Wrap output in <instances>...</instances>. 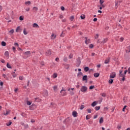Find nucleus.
<instances>
[{
	"mask_svg": "<svg viewBox=\"0 0 130 130\" xmlns=\"http://www.w3.org/2000/svg\"><path fill=\"white\" fill-rule=\"evenodd\" d=\"M26 104L27 105H28L29 106H30V105L32 104V102H30L29 101H27Z\"/></svg>",
	"mask_w": 130,
	"mask_h": 130,
	"instance_id": "obj_32",
	"label": "nucleus"
},
{
	"mask_svg": "<svg viewBox=\"0 0 130 130\" xmlns=\"http://www.w3.org/2000/svg\"><path fill=\"white\" fill-rule=\"evenodd\" d=\"M104 3V0H100V5H103V4Z\"/></svg>",
	"mask_w": 130,
	"mask_h": 130,
	"instance_id": "obj_45",
	"label": "nucleus"
},
{
	"mask_svg": "<svg viewBox=\"0 0 130 130\" xmlns=\"http://www.w3.org/2000/svg\"><path fill=\"white\" fill-rule=\"evenodd\" d=\"M70 94L71 96H73L74 94V91H71Z\"/></svg>",
	"mask_w": 130,
	"mask_h": 130,
	"instance_id": "obj_57",
	"label": "nucleus"
},
{
	"mask_svg": "<svg viewBox=\"0 0 130 130\" xmlns=\"http://www.w3.org/2000/svg\"><path fill=\"white\" fill-rule=\"evenodd\" d=\"M10 112H11V111H6V113H4V115H8L10 114Z\"/></svg>",
	"mask_w": 130,
	"mask_h": 130,
	"instance_id": "obj_34",
	"label": "nucleus"
},
{
	"mask_svg": "<svg viewBox=\"0 0 130 130\" xmlns=\"http://www.w3.org/2000/svg\"><path fill=\"white\" fill-rule=\"evenodd\" d=\"M87 90H88V87L85 86H82L80 89V91H81V92H83V93H86Z\"/></svg>",
	"mask_w": 130,
	"mask_h": 130,
	"instance_id": "obj_2",
	"label": "nucleus"
},
{
	"mask_svg": "<svg viewBox=\"0 0 130 130\" xmlns=\"http://www.w3.org/2000/svg\"><path fill=\"white\" fill-rule=\"evenodd\" d=\"M52 77L54 79H56V78H57V74L56 73H54Z\"/></svg>",
	"mask_w": 130,
	"mask_h": 130,
	"instance_id": "obj_23",
	"label": "nucleus"
},
{
	"mask_svg": "<svg viewBox=\"0 0 130 130\" xmlns=\"http://www.w3.org/2000/svg\"><path fill=\"white\" fill-rule=\"evenodd\" d=\"M79 84H80V83H79V82L77 83V85H76V88L77 89H79V88H80Z\"/></svg>",
	"mask_w": 130,
	"mask_h": 130,
	"instance_id": "obj_55",
	"label": "nucleus"
},
{
	"mask_svg": "<svg viewBox=\"0 0 130 130\" xmlns=\"http://www.w3.org/2000/svg\"><path fill=\"white\" fill-rule=\"evenodd\" d=\"M116 77V73L112 72L110 75V79H114Z\"/></svg>",
	"mask_w": 130,
	"mask_h": 130,
	"instance_id": "obj_8",
	"label": "nucleus"
},
{
	"mask_svg": "<svg viewBox=\"0 0 130 130\" xmlns=\"http://www.w3.org/2000/svg\"><path fill=\"white\" fill-rule=\"evenodd\" d=\"M67 95V92H64L62 93V96H66Z\"/></svg>",
	"mask_w": 130,
	"mask_h": 130,
	"instance_id": "obj_60",
	"label": "nucleus"
},
{
	"mask_svg": "<svg viewBox=\"0 0 130 130\" xmlns=\"http://www.w3.org/2000/svg\"><path fill=\"white\" fill-rule=\"evenodd\" d=\"M70 121H71V119H70V117H67L66 119H64L63 121V123H64V124H66L67 125V124H69V123H70Z\"/></svg>",
	"mask_w": 130,
	"mask_h": 130,
	"instance_id": "obj_3",
	"label": "nucleus"
},
{
	"mask_svg": "<svg viewBox=\"0 0 130 130\" xmlns=\"http://www.w3.org/2000/svg\"><path fill=\"white\" fill-rule=\"evenodd\" d=\"M63 61H65V62H67V61H68V57H65L63 58Z\"/></svg>",
	"mask_w": 130,
	"mask_h": 130,
	"instance_id": "obj_49",
	"label": "nucleus"
},
{
	"mask_svg": "<svg viewBox=\"0 0 130 130\" xmlns=\"http://www.w3.org/2000/svg\"><path fill=\"white\" fill-rule=\"evenodd\" d=\"M74 19H75V16H74V15L71 16L70 17V20L71 22H73V21H74Z\"/></svg>",
	"mask_w": 130,
	"mask_h": 130,
	"instance_id": "obj_28",
	"label": "nucleus"
},
{
	"mask_svg": "<svg viewBox=\"0 0 130 130\" xmlns=\"http://www.w3.org/2000/svg\"><path fill=\"white\" fill-rule=\"evenodd\" d=\"M6 67L8 68V69H12V66H11L9 62H7Z\"/></svg>",
	"mask_w": 130,
	"mask_h": 130,
	"instance_id": "obj_24",
	"label": "nucleus"
},
{
	"mask_svg": "<svg viewBox=\"0 0 130 130\" xmlns=\"http://www.w3.org/2000/svg\"><path fill=\"white\" fill-rule=\"evenodd\" d=\"M85 44L88 45V43L87 42V41H88V37H85Z\"/></svg>",
	"mask_w": 130,
	"mask_h": 130,
	"instance_id": "obj_43",
	"label": "nucleus"
},
{
	"mask_svg": "<svg viewBox=\"0 0 130 130\" xmlns=\"http://www.w3.org/2000/svg\"><path fill=\"white\" fill-rule=\"evenodd\" d=\"M81 64V57H78L76 59V65L77 68H79Z\"/></svg>",
	"mask_w": 130,
	"mask_h": 130,
	"instance_id": "obj_1",
	"label": "nucleus"
},
{
	"mask_svg": "<svg viewBox=\"0 0 130 130\" xmlns=\"http://www.w3.org/2000/svg\"><path fill=\"white\" fill-rule=\"evenodd\" d=\"M109 61H110V58H107L105 60V64H107L109 62Z\"/></svg>",
	"mask_w": 130,
	"mask_h": 130,
	"instance_id": "obj_18",
	"label": "nucleus"
},
{
	"mask_svg": "<svg viewBox=\"0 0 130 130\" xmlns=\"http://www.w3.org/2000/svg\"><path fill=\"white\" fill-rule=\"evenodd\" d=\"M3 77H4V78L5 79V80H7L8 81H9V77H7V75H6V74H3Z\"/></svg>",
	"mask_w": 130,
	"mask_h": 130,
	"instance_id": "obj_31",
	"label": "nucleus"
},
{
	"mask_svg": "<svg viewBox=\"0 0 130 130\" xmlns=\"http://www.w3.org/2000/svg\"><path fill=\"white\" fill-rule=\"evenodd\" d=\"M127 49H128L129 50L128 51L127 49H125V52H126V53H127V52H128V53H129V52H130V46L127 47Z\"/></svg>",
	"mask_w": 130,
	"mask_h": 130,
	"instance_id": "obj_27",
	"label": "nucleus"
},
{
	"mask_svg": "<svg viewBox=\"0 0 130 130\" xmlns=\"http://www.w3.org/2000/svg\"><path fill=\"white\" fill-rule=\"evenodd\" d=\"M19 20H20V21H23V20H24V16H20L19 17Z\"/></svg>",
	"mask_w": 130,
	"mask_h": 130,
	"instance_id": "obj_41",
	"label": "nucleus"
},
{
	"mask_svg": "<svg viewBox=\"0 0 130 130\" xmlns=\"http://www.w3.org/2000/svg\"><path fill=\"white\" fill-rule=\"evenodd\" d=\"M65 66V69L66 70H69L70 69V64H63Z\"/></svg>",
	"mask_w": 130,
	"mask_h": 130,
	"instance_id": "obj_20",
	"label": "nucleus"
},
{
	"mask_svg": "<svg viewBox=\"0 0 130 130\" xmlns=\"http://www.w3.org/2000/svg\"><path fill=\"white\" fill-rule=\"evenodd\" d=\"M82 81H83V82H85V83H87L88 82V76L83 75L82 77Z\"/></svg>",
	"mask_w": 130,
	"mask_h": 130,
	"instance_id": "obj_7",
	"label": "nucleus"
},
{
	"mask_svg": "<svg viewBox=\"0 0 130 130\" xmlns=\"http://www.w3.org/2000/svg\"><path fill=\"white\" fill-rule=\"evenodd\" d=\"M98 103L97 101H94L91 103V106L92 107H95L97 105Z\"/></svg>",
	"mask_w": 130,
	"mask_h": 130,
	"instance_id": "obj_12",
	"label": "nucleus"
},
{
	"mask_svg": "<svg viewBox=\"0 0 130 130\" xmlns=\"http://www.w3.org/2000/svg\"><path fill=\"white\" fill-rule=\"evenodd\" d=\"M118 5V1H116L115 2V7L116 8H118V6H117Z\"/></svg>",
	"mask_w": 130,
	"mask_h": 130,
	"instance_id": "obj_52",
	"label": "nucleus"
},
{
	"mask_svg": "<svg viewBox=\"0 0 130 130\" xmlns=\"http://www.w3.org/2000/svg\"><path fill=\"white\" fill-rule=\"evenodd\" d=\"M66 34L65 33H63V31H62V32H61V35H60V37H64V35H65Z\"/></svg>",
	"mask_w": 130,
	"mask_h": 130,
	"instance_id": "obj_47",
	"label": "nucleus"
},
{
	"mask_svg": "<svg viewBox=\"0 0 130 130\" xmlns=\"http://www.w3.org/2000/svg\"><path fill=\"white\" fill-rule=\"evenodd\" d=\"M32 10L35 11H38V7H34L32 8Z\"/></svg>",
	"mask_w": 130,
	"mask_h": 130,
	"instance_id": "obj_42",
	"label": "nucleus"
},
{
	"mask_svg": "<svg viewBox=\"0 0 130 130\" xmlns=\"http://www.w3.org/2000/svg\"><path fill=\"white\" fill-rule=\"evenodd\" d=\"M60 9H61V11H64V7L61 6L60 7Z\"/></svg>",
	"mask_w": 130,
	"mask_h": 130,
	"instance_id": "obj_62",
	"label": "nucleus"
},
{
	"mask_svg": "<svg viewBox=\"0 0 130 130\" xmlns=\"http://www.w3.org/2000/svg\"><path fill=\"white\" fill-rule=\"evenodd\" d=\"M20 30V32L22 31V29H21V28L20 26H17V27L16 29V32H19V30Z\"/></svg>",
	"mask_w": 130,
	"mask_h": 130,
	"instance_id": "obj_26",
	"label": "nucleus"
},
{
	"mask_svg": "<svg viewBox=\"0 0 130 130\" xmlns=\"http://www.w3.org/2000/svg\"><path fill=\"white\" fill-rule=\"evenodd\" d=\"M73 54H70V55H69V58L70 59H72L73 58Z\"/></svg>",
	"mask_w": 130,
	"mask_h": 130,
	"instance_id": "obj_61",
	"label": "nucleus"
},
{
	"mask_svg": "<svg viewBox=\"0 0 130 130\" xmlns=\"http://www.w3.org/2000/svg\"><path fill=\"white\" fill-rule=\"evenodd\" d=\"M12 49H13L14 52H16V47H13Z\"/></svg>",
	"mask_w": 130,
	"mask_h": 130,
	"instance_id": "obj_59",
	"label": "nucleus"
},
{
	"mask_svg": "<svg viewBox=\"0 0 130 130\" xmlns=\"http://www.w3.org/2000/svg\"><path fill=\"white\" fill-rule=\"evenodd\" d=\"M72 115L73 117H77L78 116V112H77L76 111H74L72 112Z\"/></svg>",
	"mask_w": 130,
	"mask_h": 130,
	"instance_id": "obj_9",
	"label": "nucleus"
},
{
	"mask_svg": "<svg viewBox=\"0 0 130 130\" xmlns=\"http://www.w3.org/2000/svg\"><path fill=\"white\" fill-rule=\"evenodd\" d=\"M25 5H31V2H30V1H27V2H26L25 3Z\"/></svg>",
	"mask_w": 130,
	"mask_h": 130,
	"instance_id": "obj_46",
	"label": "nucleus"
},
{
	"mask_svg": "<svg viewBox=\"0 0 130 130\" xmlns=\"http://www.w3.org/2000/svg\"><path fill=\"white\" fill-rule=\"evenodd\" d=\"M24 54L25 55H27V57H29L28 55H30V54H31V52H30V51H27L24 52Z\"/></svg>",
	"mask_w": 130,
	"mask_h": 130,
	"instance_id": "obj_11",
	"label": "nucleus"
},
{
	"mask_svg": "<svg viewBox=\"0 0 130 130\" xmlns=\"http://www.w3.org/2000/svg\"><path fill=\"white\" fill-rule=\"evenodd\" d=\"M35 101L36 102H41V99H40L39 98H35Z\"/></svg>",
	"mask_w": 130,
	"mask_h": 130,
	"instance_id": "obj_16",
	"label": "nucleus"
},
{
	"mask_svg": "<svg viewBox=\"0 0 130 130\" xmlns=\"http://www.w3.org/2000/svg\"><path fill=\"white\" fill-rule=\"evenodd\" d=\"M94 85H91L90 86H89V90H93V89H94Z\"/></svg>",
	"mask_w": 130,
	"mask_h": 130,
	"instance_id": "obj_36",
	"label": "nucleus"
},
{
	"mask_svg": "<svg viewBox=\"0 0 130 130\" xmlns=\"http://www.w3.org/2000/svg\"><path fill=\"white\" fill-rule=\"evenodd\" d=\"M47 56H49V55H51V50L49 49L46 52Z\"/></svg>",
	"mask_w": 130,
	"mask_h": 130,
	"instance_id": "obj_10",
	"label": "nucleus"
},
{
	"mask_svg": "<svg viewBox=\"0 0 130 130\" xmlns=\"http://www.w3.org/2000/svg\"><path fill=\"white\" fill-rule=\"evenodd\" d=\"M37 107V106L35 105V104H32L31 106L29 107V110H34L35 109H36V108Z\"/></svg>",
	"mask_w": 130,
	"mask_h": 130,
	"instance_id": "obj_5",
	"label": "nucleus"
},
{
	"mask_svg": "<svg viewBox=\"0 0 130 130\" xmlns=\"http://www.w3.org/2000/svg\"><path fill=\"white\" fill-rule=\"evenodd\" d=\"M127 106H126V105L124 106V107H123V108L122 111L123 112L125 111V109H126V108H127Z\"/></svg>",
	"mask_w": 130,
	"mask_h": 130,
	"instance_id": "obj_38",
	"label": "nucleus"
},
{
	"mask_svg": "<svg viewBox=\"0 0 130 130\" xmlns=\"http://www.w3.org/2000/svg\"><path fill=\"white\" fill-rule=\"evenodd\" d=\"M11 74L13 78H16L17 77V74H16V73H15V72H13Z\"/></svg>",
	"mask_w": 130,
	"mask_h": 130,
	"instance_id": "obj_29",
	"label": "nucleus"
},
{
	"mask_svg": "<svg viewBox=\"0 0 130 130\" xmlns=\"http://www.w3.org/2000/svg\"><path fill=\"white\" fill-rule=\"evenodd\" d=\"M93 76H94V78H98V77H99V76H100V73H94Z\"/></svg>",
	"mask_w": 130,
	"mask_h": 130,
	"instance_id": "obj_14",
	"label": "nucleus"
},
{
	"mask_svg": "<svg viewBox=\"0 0 130 130\" xmlns=\"http://www.w3.org/2000/svg\"><path fill=\"white\" fill-rule=\"evenodd\" d=\"M60 128L61 130H64V129H66V128L64 127V126H61Z\"/></svg>",
	"mask_w": 130,
	"mask_h": 130,
	"instance_id": "obj_54",
	"label": "nucleus"
},
{
	"mask_svg": "<svg viewBox=\"0 0 130 130\" xmlns=\"http://www.w3.org/2000/svg\"><path fill=\"white\" fill-rule=\"evenodd\" d=\"M90 117L89 116V115H87L86 116V120H88L90 119Z\"/></svg>",
	"mask_w": 130,
	"mask_h": 130,
	"instance_id": "obj_51",
	"label": "nucleus"
},
{
	"mask_svg": "<svg viewBox=\"0 0 130 130\" xmlns=\"http://www.w3.org/2000/svg\"><path fill=\"white\" fill-rule=\"evenodd\" d=\"M109 84L111 85V84H113V79H110L108 81Z\"/></svg>",
	"mask_w": 130,
	"mask_h": 130,
	"instance_id": "obj_33",
	"label": "nucleus"
},
{
	"mask_svg": "<svg viewBox=\"0 0 130 130\" xmlns=\"http://www.w3.org/2000/svg\"><path fill=\"white\" fill-rule=\"evenodd\" d=\"M12 123H13V122H11V120H9V121L7 122L6 124L7 126H10V125H12Z\"/></svg>",
	"mask_w": 130,
	"mask_h": 130,
	"instance_id": "obj_15",
	"label": "nucleus"
},
{
	"mask_svg": "<svg viewBox=\"0 0 130 130\" xmlns=\"http://www.w3.org/2000/svg\"><path fill=\"white\" fill-rule=\"evenodd\" d=\"M127 72H128V74L130 75V67L128 68Z\"/></svg>",
	"mask_w": 130,
	"mask_h": 130,
	"instance_id": "obj_64",
	"label": "nucleus"
},
{
	"mask_svg": "<svg viewBox=\"0 0 130 130\" xmlns=\"http://www.w3.org/2000/svg\"><path fill=\"white\" fill-rule=\"evenodd\" d=\"M87 112L88 113H91V109H87Z\"/></svg>",
	"mask_w": 130,
	"mask_h": 130,
	"instance_id": "obj_63",
	"label": "nucleus"
},
{
	"mask_svg": "<svg viewBox=\"0 0 130 130\" xmlns=\"http://www.w3.org/2000/svg\"><path fill=\"white\" fill-rule=\"evenodd\" d=\"M104 121V120L103 119V117H101L99 120V122L100 124H101V123H103Z\"/></svg>",
	"mask_w": 130,
	"mask_h": 130,
	"instance_id": "obj_17",
	"label": "nucleus"
},
{
	"mask_svg": "<svg viewBox=\"0 0 130 130\" xmlns=\"http://www.w3.org/2000/svg\"><path fill=\"white\" fill-rule=\"evenodd\" d=\"M80 76H84V75H83V73L81 72H79L77 74V77H80Z\"/></svg>",
	"mask_w": 130,
	"mask_h": 130,
	"instance_id": "obj_35",
	"label": "nucleus"
},
{
	"mask_svg": "<svg viewBox=\"0 0 130 130\" xmlns=\"http://www.w3.org/2000/svg\"><path fill=\"white\" fill-rule=\"evenodd\" d=\"M89 48L90 49H92V48H94V45L92 44H91L89 45Z\"/></svg>",
	"mask_w": 130,
	"mask_h": 130,
	"instance_id": "obj_40",
	"label": "nucleus"
},
{
	"mask_svg": "<svg viewBox=\"0 0 130 130\" xmlns=\"http://www.w3.org/2000/svg\"><path fill=\"white\" fill-rule=\"evenodd\" d=\"M107 41H108V39L106 38V39H104L103 41L102 42H100V41L98 40V43H101V44L103 45L104 44V43H106Z\"/></svg>",
	"mask_w": 130,
	"mask_h": 130,
	"instance_id": "obj_6",
	"label": "nucleus"
},
{
	"mask_svg": "<svg viewBox=\"0 0 130 130\" xmlns=\"http://www.w3.org/2000/svg\"><path fill=\"white\" fill-rule=\"evenodd\" d=\"M1 62H2V63H5V62H6V61L4 60V59H2L1 60Z\"/></svg>",
	"mask_w": 130,
	"mask_h": 130,
	"instance_id": "obj_58",
	"label": "nucleus"
},
{
	"mask_svg": "<svg viewBox=\"0 0 130 130\" xmlns=\"http://www.w3.org/2000/svg\"><path fill=\"white\" fill-rule=\"evenodd\" d=\"M123 40H124V38H123V37H121L120 38V42H122V41H123Z\"/></svg>",
	"mask_w": 130,
	"mask_h": 130,
	"instance_id": "obj_56",
	"label": "nucleus"
},
{
	"mask_svg": "<svg viewBox=\"0 0 130 130\" xmlns=\"http://www.w3.org/2000/svg\"><path fill=\"white\" fill-rule=\"evenodd\" d=\"M100 108H101V107L100 106H96L95 107V110L96 111H98V110H100Z\"/></svg>",
	"mask_w": 130,
	"mask_h": 130,
	"instance_id": "obj_30",
	"label": "nucleus"
},
{
	"mask_svg": "<svg viewBox=\"0 0 130 130\" xmlns=\"http://www.w3.org/2000/svg\"><path fill=\"white\" fill-rule=\"evenodd\" d=\"M85 18H86V15H85V14H82L80 16V19L81 20H84Z\"/></svg>",
	"mask_w": 130,
	"mask_h": 130,
	"instance_id": "obj_19",
	"label": "nucleus"
},
{
	"mask_svg": "<svg viewBox=\"0 0 130 130\" xmlns=\"http://www.w3.org/2000/svg\"><path fill=\"white\" fill-rule=\"evenodd\" d=\"M33 27L34 28L37 27V28H39V25L36 23H35L33 24Z\"/></svg>",
	"mask_w": 130,
	"mask_h": 130,
	"instance_id": "obj_25",
	"label": "nucleus"
},
{
	"mask_svg": "<svg viewBox=\"0 0 130 130\" xmlns=\"http://www.w3.org/2000/svg\"><path fill=\"white\" fill-rule=\"evenodd\" d=\"M1 45L2 46H7V43L5 41H2L1 42Z\"/></svg>",
	"mask_w": 130,
	"mask_h": 130,
	"instance_id": "obj_21",
	"label": "nucleus"
},
{
	"mask_svg": "<svg viewBox=\"0 0 130 130\" xmlns=\"http://www.w3.org/2000/svg\"><path fill=\"white\" fill-rule=\"evenodd\" d=\"M63 91H64V92H66V91H67V89H63V87H62V89L60 91L61 94H62V92H63Z\"/></svg>",
	"mask_w": 130,
	"mask_h": 130,
	"instance_id": "obj_44",
	"label": "nucleus"
},
{
	"mask_svg": "<svg viewBox=\"0 0 130 130\" xmlns=\"http://www.w3.org/2000/svg\"><path fill=\"white\" fill-rule=\"evenodd\" d=\"M24 128L27 129V128H28V127H29V125H28V124H25V125L24 126Z\"/></svg>",
	"mask_w": 130,
	"mask_h": 130,
	"instance_id": "obj_53",
	"label": "nucleus"
},
{
	"mask_svg": "<svg viewBox=\"0 0 130 130\" xmlns=\"http://www.w3.org/2000/svg\"><path fill=\"white\" fill-rule=\"evenodd\" d=\"M4 55L5 56H8V57H9V56H10V54H9V51H6L5 53H4Z\"/></svg>",
	"mask_w": 130,
	"mask_h": 130,
	"instance_id": "obj_22",
	"label": "nucleus"
},
{
	"mask_svg": "<svg viewBox=\"0 0 130 130\" xmlns=\"http://www.w3.org/2000/svg\"><path fill=\"white\" fill-rule=\"evenodd\" d=\"M14 32H15V30L14 29H12L10 31H9V33H11V34H13Z\"/></svg>",
	"mask_w": 130,
	"mask_h": 130,
	"instance_id": "obj_48",
	"label": "nucleus"
},
{
	"mask_svg": "<svg viewBox=\"0 0 130 130\" xmlns=\"http://www.w3.org/2000/svg\"><path fill=\"white\" fill-rule=\"evenodd\" d=\"M23 34L24 35H27V34H28V32L26 31V28L23 29Z\"/></svg>",
	"mask_w": 130,
	"mask_h": 130,
	"instance_id": "obj_39",
	"label": "nucleus"
},
{
	"mask_svg": "<svg viewBox=\"0 0 130 130\" xmlns=\"http://www.w3.org/2000/svg\"><path fill=\"white\" fill-rule=\"evenodd\" d=\"M84 71L87 73V72H89L90 71V68L88 67H85L84 68Z\"/></svg>",
	"mask_w": 130,
	"mask_h": 130,
	"instance_id": "obj_13",
	"label": "nucleus"
},
{
	"mask_svg": "<svg viewBox=\"0 0 130 130\" xmlns=\"http://www.w3.org/2000/svg\"><path fill=\"white\" fill-rule=\"evenodd\" d=\"M85 108V106L84 105H82L80 106V110H83Z\"/></svg>",
	"mask_w": 130,
	"mask_h": 130,
	"instance_id": "obj_37",
	"label": "nucleus"
},
{
	"mask_svg": "<svg viewBox=\"0 0 130 130\" xmlns=\"http://www.w3.org/2000/svg\"><path fill=\"white\" fill-rule=\"evenodd\" d=\"M119 78H122L120 81H122V82H124V81H125V75L123 73L119 74Z\"/></svg>",
	"mask_w": 130,
	"mask_h": 130,
	"instance_id": "obj_4",
	"label": "nucleus"
},
{
	"mask_svg": "<svg viewBox=\"0 0 130 130\" xmlns=\"http://www.w3.org/2000/svg\"><path fill=\"white\" fill-rule=\"evenodd\" d=\"M98 37H99V34H96V36H94V38H95V39H97L98 38Z\"/></svg>",
	"mask_w": 130,
	"mask_h": 130,
	"instance_id": "obj_50",
	"label": "nucleus"
}]
</instances>
